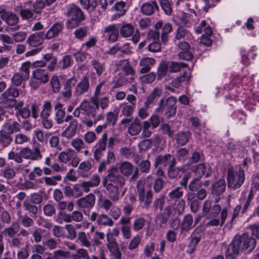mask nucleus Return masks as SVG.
<instances>
[{"instance_id":"f257e3e1","label":"nucleus","mask_w":259,"mask_h":259,"mask_svg":"<svg viewBox=\"0 0 259 259\" xmlns=\"http://www.w3.org/2000/svg\"><path fill=\"white\" fill-rule=\"evenodd\" d=\"M255 244V239L250 237L247 233H244L241 236H236L226 252V258L233 259L235 255L243 250L249 253L254 249Z\"/></svg>"},{"instance_id":"f03ea898","label":"nucleus","mask_w":259,"mask_h":259,"mask_svg":"<svg viewBox=\"0 0 259 259\" xmlns=\"http://www.w3.org/2000/svg\"><path fill=\"white\" fill-rule=\"evenodd\" d=\"M42 158V155L40 148L37 146H33L32 150L28 147H24L19 152L11 150L8 153L7 156L8 160H13L17 163H21L23 161V158L32 161H38Z\"/></svg>"},{"instance_id":"7ed1b4c3","label":"nucleus","mask_w":259,"mask_h":259,"mask_svg":"<svg viewBox=\"0 0 259 259\" xmlns=\"http://www.w3.org/2000/svg\"><path fill=\"white\" fill-rule=\"evenodd\" d=\"M245 175L244 169L239 166L238 170H235L229 168L227 171V185L229 188L233 190L240 188L244 183Z\"/></svg>"},{"instance_id":"20e7f679","label":"nucleus","mask_w":259,"mask_h":259,"mask_svg":"<svg viewBox=\"0 0 259 259\" xmlns=\"http://www.w3.org/2000/svg\"><path fill=\"white\" fill-rule=\"evenodd\" d=\"M58 159L59 162L63 164H68L74 167L78 166L80 161L76 152L71 148H67L61 152Z\"/></svg>"},{"instance_id":"39448f33","label":"nucleus","mask_w":259,"mask_h":259,"mask_svg":"<svg viewBox=\"0 0 259 259\" xmlns=\"http://www.w3.org/2000/svg\"><path fill=\"white\" fill-rule=\"evenodd\" d=\"M144 184V180H140L137 182V193L139 202L143 203L144 206L148 208L152 202L153 194L151 191L145 192Z\"/></svg>"},{"instance_id":"423d86ee","label":"nucleus","mask_w":259,"mask_h":259,"mask_svg":"<svg viewBox=\"0 0 259 259\" xmlns=\"http://www.w3.org/2000/svg\"><path fill=\"white\" fill-rule=\"evenodd\" d=\"M111 183L114 184H117L119 186L122 187L125 183V179L120 174H119L118 168L112 166L108 170V174L104 178L102 183Z\"/></svg>"},{"instance_id":"0eeeda50","label":"nucleus","mask_w":259,"mask_h":259,"mask_svg":"<svg viewBox=\"0 0 259 259\" xmlns=\"http://www.w3.org/2000/svg\"><path fill=\"white\" fill-rule=\"evenodd\" d=\"M176 100L174 97H170L166 101L161 99L159 102V108L165 111V115L168 117L174 116L176 113L175 106Z\"/></svg>"},{"instance_id":"6e6552de","label":"nucleus","mask_w":259,"mask_h":259,"mask_svg":"<svg viewBox=\"0 0 259 259\" xmlns=\"http://www.w3.org/2000/svg\"><path fill=\"white\" fill-rule=\"evenodd\" d=\"M96 103L95 98L92 97L90 101L87 99L83 100L80 104V107L88 116L95 118L98 110Z\"/></svg>"},{"instance_id":"1a4fd4ad","label":"nucleus","mask_w":259,"mask_h":259,"mask_svg":"<svg viewBox=\"0 0 259 259\" xmlns=\"http://www.w3.org/2000/svg\"><path fill=\"white\" fill-rule=\"evenodd\" d=\"M119 170L121 174L125 177L131 176V180H136L139 175V171L137 167H135L131 162L123 161L119 165Z\"/></svg>"},{"instance_id":"9d476101","label":"nucleus","mask_w":259,"mask_h":259,"mask_svg":"<svg viewBox=\"0 0 259 259\" xmlns=\"http://www.w3.org/2000/svg\"><path fill=\"white\" fill-rule=\"evenodd\" d=\"M176 160L174 157L170 154H166L163 155H159L155 159L154 164V167L161 166L165 167L167 166H175Z\"/></svg>"},{"instance_id":"9b49d317","label":"nucleus","mask_w":259,"mask_h":259,"mask_svg":"<svg viewBox=\"0 0 259 259\" xmlns=\"http://www.w3.org/2000/svg\"><path fill=\"white\" fill-rule=\"evenodd\" d=\"M108 135L107 133H104L102 137L97 142L94 152V157L96 160L99 161L103 156L104 152L106 150Z\"/></svg>"},{"instance_id":"f8f14e48","label":"nucleus","mask_w":259,"mask_h":259,"mask_svg":"<svg viewBox=\"0 0 259 259\" xmlns=\"http://www.w3.org/2000/svg\"><path fill=\"white\" fill-rule=\"evenodd\" d=\"M90 220L92 222L96 221L98 225L104 226L112 227L114 224L112 218L108 215L104 213L99 214L95 211L92 212Z\"/></svg>"},{"instance_id":"ddd939ff","label":"nucleus","mask_w":259,"mask_h":259,"mask_svg":"<svg viewBox=\"0 0 259 259\" xmlns=\"http://www.w3.org/2000/svg\"><path fill=\"white\" fill-rule=\"evenodd\" d=\"M102 207L106 211H109V215L114 220H117L121 214V211L119 208L112 204V202L108 199H105L103 201Z\"/></svg>"},{"instance_id":"4468645a","label":"nucleus","mask_w":259,"mask_h":259,"mask_svg":"<svg viewBox=\"0 0 259 259\" xmlns=\"http://www.w3.org/2000/svg\"><path fill=\"white\" fill-rule=\"evenodd\" d=\"M90 87V84L89 77L83 76L75 86L74 91V96L78 97L87 93L89 90Z\"/></svg>"},{"instance_id":"2eb2a0df","label":"nucleus","mask_w":259,"mask_h":259,"mask_svg":"<svg viewBox=\"0 0 259 259\" xmlns=\"http://www.w3.org/2000/svg\"><path fill=\"white\" fill-rule=\"evenodd\" d=\"M104 36L107 40L113 42L116 41L119 36V31L116 25L112 24L107 26L103 31Z\"/></svg>"},{"instance_id":"dca6fc26","label":"nucleus","mask_w":259,"mask_h":259,"mask_svg":"<svg viewBox=\"0 0 259 259\" xmlns=\"http://www.w3.org/2000/svg\"><path fill=\"white\" fill-rule=\"evenodd\" d=\"M107 246L115 259H121V253L118 248L115 239L111 236L110 233L106 234Z\"/></svg>"},{"instance_id":"f3484780","label":"nucleus","mask_w":259,"mask_h":259,"mask_svg":"<svg viewBox=\"0 0 259 259\" xmlns=\"http://www.w3.org/2000/svg\"><path fill=\"white\" fill-rule=\"evenodd\" d=\"M95 200V195L92 194H89L85 197L78 199L76 203L80 208L91 209L94 206Z\"/></svg>"},{"instance_id":"a211bd4d","label":"nucleus","mask_w":259,"mask_h":259,"mask_svg":"<svg viewBox=\"0 0 259 259\" xmlns=\"http://www.w3.org/2000/svg\"><path fill=\"white\" fill-rule=\"evenodd\" d=\"M66 14L69 19L75 22H79L84 19L81 9L75 6L68 7Z\"/></svg>"},{"instance_id":"6ab92c4d","label":"nucleus","mask_w":259,"mask_h":259,"mask_svg":"<svg viewBox=\"0 0 259 259\" xmlns=\"http://www.w3.org/2000/svg\"><path fill=\"white\" fill-rule=\"evenodd\" d=\"M155 28L156 29L162 28L161 40L163 42H166L167 40L168 34L172 30V25L169 22H166L163 25V22L161 21H159L155 23Z\"/></svg>"},{"instance_id":"aec40b11","label":"nucleus","mask_w":259,"mask_h":259,"mask_svg":"<svg viewBox=\"0 0 259 259\" xmlns=\"http://www.w3.org/2000/svg\"><path fill=\"white\" fill-rule=\"evenodd\" d=\"M228 216L227 208L224 207L223 208L221 213V220L217 218H210L206 224L207 227H215L218 226H223Z\"/></svg>"},{"instance_id":"412c9836","label":"nucleus","mask_w":259,"mask_h":259,"mask_svg":"<svg viewBox=\"0 0 259 259\" xmlns=\"http://www.w3.org/2000/svg\"><path fill=\"white\" fill-rule=\"evenodd\" d=\"M20 131V124L15 121L12 123L6 122L2 126L0 130V133L4 134L8 136H11L14 132H18Z\"/></svg>"},{"instance_id":"4be33fe9","label":"nucleus","mask_w":259,"mask_h":259,"mask_svg":"<svg viewBox=\"0 0 259 259\" xmlns=\"http://www.w3.org/2000/svg\"><path fill=\"white\" fill-rule=\"evenodd\" d=\"M9 26H14L12 30L17 31L20 29V26L17 24L19 21V18L18 16L11 12H9L2 19Z\"/></svg>"},{"instance_id":"5701e85b","label":"nucleus","mask_w":259,"mask_h":259,"mask_svg":"<svg viewBox=\"0 0 259 259\" xmlns=\"http://www.w3.org/2000/svg\"><path fill=\"white\" fill-rule=\"evenodd\" d=\"M103 186L105 187L108 192L109 198L113 202L118 201L119 199V192L118 187L112 183H102Z\"/></svg>"},{"instance_id":"b1692460","label":"nucleus","mask_w":259,"mask_h":259,"mask_svg":"<svg viewBox=\"0 0 259 259\" xmlns=\"http://www.w3.org/2000/svg\"><path fill=\"white\" fill-rule=\"evenodd\" d=\"M44 32L34 33L28 36L26 42L33 47L39 46L44 42Z\"/></svg>"},{"instance_id":"393cba45","label":"nucleus","mask_w":259,"mask_h":259,"mask_svg":"<svg viewBox=\"0 0 259 259\" xmlns=\"http://www.w3.org/2000/svg\"><path fill=\"white\" fill-rule=\"evenodd\" d=\"M155 60L151 57H143L139 62L140 66L141 67L140 73L144 74L148 72L151 67L154 65Z\"/></svg>"},{"instance_id":"a878e982","label":"nucleus","mask_w":259,"mask_h":259,"mask_svg":"<svg viewBox=\"0 0 259 259\" xmlns=\"http://www.w3.org/2000/svg\"><path fill=\"white\" fill-rule=\"evenodd\" d=\"M76 241L79 242L82 246L89 248L91 252L94 251L96 249L95 245L91 243L89 237L83 232H80L78 233Z\"/></svg>"},{"instance_id":"bb28decb","label":"nucleus","mask_w":259,"mask_h":259,"mask_svg":"<svg viewBox=\"0 0 259 259\" xmlns=\"http://www.w3.org/2000/svg\"><path fill=\"white\" fill-rule=\"evenodd\" d=\"M63 27V25L60 23H54L46 33L45 35V38L46 39H51L57 37L62 31Z\"/></svg>"},{"instance_id":"cd10ccee","label":"nucleus","mask_w":259,"mask_h":259,"mask_svg":"<svg viewBox=\"0 0 259 259\" xmlns=\"http://www.w3.org/2000/svg\"><path fill=\"white\" fill-rule=\"evenodd\" d=\"M158 6L155 1H152L143 4L141 7V11L145 15H152L155 10H158Z\"/></svg>"},{"instance_id":"c85d7f7f","label":"nucleus","mask_w":259,"mask_h":259,"mask_svg":"<svg viewBox=\"0 0 259 259\" xmlns=\"http://www.w3.org/2000/svg\"><path fill=\"white\" fill-rule=\"evenodd\" d=\"M92 164L89 161L81 162L78 166L77 172L78 175L83 178L87 177L91 174Z\"/></svg>"},{"instance_id":"c756f323","label":"nucleus","mask_w":259,"mask_h":259,"mask_svg":"<svg viewBox=\"0 0 259 259\" xmlns=\"http://www.w3.org/2000/svg\"><path fill=\"white\" fill-rule=\"evenodd\" d=\"M77 125V121L76 120H72L67 127L62 133V136L68 139L72 138L76 132Z\"/></svg>"},{"instance_id":"7c9ffc66","label":"nucleus","mask_w":259,"mask_h":259,"mask_svg":"<svg viewBox=\"0 0 259 259\" xmlns=\"http://www.w3.org/2000/svg\"><path fill=\"white\" fill-rule=\"evenodd\" d=\"M193 219L190 214H186L183 218L180 227V232L183 233L187 232L192 229Z\"/></svg>"},{"instance_id":"2f4dec72","label":"nucleus","mask_w":259,"mask_h":259,"mask_svg":"<svg viewBox=\"0 0 259 259\" xmlns=\"http://www.w3.org/2000/svg\"><path fill=\"white\" fill-rule=\"evenodd\" d=\"M76 80L74 77H71L68 79L64 85V91L62 92V95L64 98L69 99L72 96V88L74 85Z\"/></svg>"},{"instance_id":"473e14b6","label":"nucleus","mask_w":259,"mask_h":259,"mask_svg":"<svg viewBox=\"0 0 259 259\" xmlns=\"http://www.w3.org/2000/svg\"><path fill=\"white\" fill-rule=\"evenodd\" d=\"M55 111V119L58 124H61L64 120L65 112L63 109V105L60 102L57 103L54 106Z\"/></svg>"},{"instance_id":"72a5a7b5","label":"nucleus","mask_w":259,"mask_h":259,"mask_svg":"<svg viewBox=\"0 0 259 259\" xmlns=\"http://www.w3.org/2000/svg\"><path fill=\"white\" fill-rule=\"evenodd\" d=\"M33 76L40 83H46L49 80L48 73L44 69H36L33 72Z\"/></svg>"},{"instance_id":"f704fd0d","label":"nucleus","mask_w":259,"mask_h":259,"mask_svg":"<svg viewBox=\"0 0 259 259\" xmlns=\"http://www.w3.org/2000/svg\"><path fill=\"white\" fill-rule=\"evenodd\" d=\"M121 109V115L125 117L133 116L135 108V104H128L126 102L120 103L119 105Z\"/></svg>"},{"instance_id":"c9c22d12","label":"nucleus","mask_w":259,"mask_h":259,"mask_svg":"<svg viewBox=\"0 0 259 259\" xmlns=\"http://www.w3.org/2000/svg\"><path fill=\"white\" fill-rule=\"evenodd\" d=\"M106 80L103 79L99 81L98 84L96 86L92 98H99L100 96L105 94L108 90V87L106 84Z\"/></svg>"},{"instance_id":"e433bc0d","label":"nucleus","mask_w":259,"mask_h":259,"mask_svg":"<svg viewBox=\"0 0 259 259\" xmlns=\"http://www.w3.org/2000/svg\"><path fill=\"white\" fill-rule=\"evenodd\" d=\"M142 126L138 119L136 118L131 123L128 127L127 132L131 136H137L141 132Z\"/></svg>"},{"instance_id":"4c0bfd02","label":"nucleus","mask_w":259,"mask_h":259,"mask_svg":"<svg viewBox=\"0 0 259 259\" xmlns=\"http://www.w3.org/2000/svg\"><path fill=\"white\" fill-rule=\"evenodd\" d=\"M209 167L207 165L203 163H200L193 167L192 170L196 175L199 177L205 176V177H208L210 175L208 171H206L207 169Z\"/></svg>"},{"instance_id":"58836bf2","label":"nucleus","mask_w":259,"mask_h":259,"mask_svg":"<svg viewBox=\"0 0 259 259\" xmlns=\"http://www.w3.org/2000/svg\"><path fill=\"white\" fill-rule=\"evenodd\" d=\"M226 186V182L224 180H219L213 185L212 193L215 195H221L225 190Z\"/></svg>"},{"instance_id":"ea45409f","label":"nucleus","mask_w":259,"mask_h":259,"mask_svg":"<svg viewBox=\"0 0 259 259\" xmlns=\"http://www.w3.org/2000/svg\"><path fill=\"white\" fill-rule=\"evenodd\" d=\"M62 177L60 175H56L52 177H43L39 179L40 183L45 182L48 186H55L57 184L58 182L61 180Z\"/></svg>"},{"instance_id":"a19ab883","label":"nucleus","mask_w":259,"mask_h":259,"mask_svg":"<svg viewBox=\"0 0 259 259\" xmlns=\"http://www.w3.org/2000/svg\"><path fill=\"white\" fill-rule=\"evenodd\" d=\"M191 37V34L188 30L183 27H180L176 31L175 41L180 39H189Z\"/></svg>"},{"instance_id":"79ce46f5","label":"nucleus","mask_w":259,"mask_h":259,"mask_svg":"<svg viewBox=\"0 0 259 259\" xmlns=\"http://www.w3.org/2000/svg\"><path fill=\"white\" fill-rule=\"evenodd\" d=\"M19 231V225L17 223H13L12 225L4 230V233L6 236L10 238L15 237Z\"/></svg>"},{"instance_id":"37998d69","label":"nucleus","mask_w":259,"mask_h":259,"mask_svg":"<svg viewBox=\"0 0 259 259\" xmlns=\"http://www.w3.org/2000/svg\"><path fill=\"white\" fill-rule=\"evenodd\" d=\"M134 32V27L130 23H124L120 29L121 35L123 37L131 36Z\"/></svg>"},{"instance_id":"c03bdc74","label":"nucleus","mask_w":259,"mask_h":259,"mask_svg":"<svg viewBox=\"0 0 259 259\" xmlns=\"http://www.w3.org/2000/svg\"><path fill=\"white\" fill-rule=\"evenodd\" d=\"M71 146L75 150V152H80L82 150L85 148L86 145L82 139L76 137L73 139L70 143Z\"/></svg>"},{"instance_id":"a18cd8bd","label":"nucleus","mask_w":259,"mask_h":259,"mask_svg":"<svg viewBox=\"0 0 259 259\" xmlns=\"http://www.w3.org/2000/svg\"><path fill=\"white\" fill-rule=\"evenodd\" d=\"M19 95L18 90L14 88H9L2 94L3 99L7 100H11L17 97Z\"/></svg>"},{"instance_id":"49530a36","label":"nucleus","mask_w":259,"mask_h":259,"mask_svg":"<svg viewBox=\"0 0 259 259\" xmlns=\"http://www.w3.org/2000/svg\"><path fill=\"white\" fill-rule=\"evenodd\" d=\"M182 168L180 167L170 166L167 170L168 177L170 179H177L181 176Z\"/></svg>"},{"instance_id":"de8ad7c7","label":"nucleus","mask_w":259,"mask_h":259,"mask_svg":"<svg viewBox=\"0 0 259 259\" xmlns=\"http://www.w3.org/2000/svg\"><path fill=\"white\" fill-rule=\"evenodd\" d=\"M171 211V207L167 205L163 209V211L159 216V221L161 224H166L168 221Z\"/></svg>"},{"instance_id":"09e8293b","label":"nucleus","mask_w":259,"mask_h":259,"mask_svg":"<svg viewBox=\"0 0 259 259\" xmlns=\"http://www.w3.org/2000/svg\"><path fill=\"white\" fill-rule=\"evenodd\" d=\"M119 152L121 156L126 158H132L135 154V149L133 147L123 146L119 149Z\"/></svg>"},{"instance_id":"8fccbe9b","label":"nucleus","mask_w":259,"mask_h":259,"mask_svg":"<svg viewBox=\"0 0 259 259\" xmlns=\"http://www.w3.org/2000/svg\"><path fill=\"white\" fill-rule=\"evenodd\" d=\"M189 77V72L185 71L183 75L172 80V81L171 82V85L172 87L178 88L180 86L181 82L188 81Z\"/></svg>"},{"instance_id":"3c124183","label":"nucleus","mask_w":259,"mask_h":259,"mask_svg":"<svg viewBox=\"0 0 259 259\" xmlns=\"http://www.w3.org/2000/svg\"><path fill=\"white\" fill-rule=\"evenodd\" d=\"M52 110L51 102L48 100L45 101L40 112V117H49Z\"/></svg>"},{"instance_id":"603ef678","label":"nucleus","mask_w":259,"mask_h":259,"mask_svg":"<svg viewBox=\"0 0 259 259\" xmlns=\"http://www.w3.org/2000/svg\"><path fill=\"white\" fill-rule=\"evenodd\" d=\"M90 64L95 70L97 75L99 76L102 75L105 70V64L102 63L95 59H93Z\"/></svg>"},{"instance_id":"864d4df0","label":"nucleus","mask_w":259,"mask_h":259,"mask_svg":"<svg viewBox=\"0 0 259 259\" xmlns=\"http://www.w3.org/2000/svg\"><path fill=\"white\" fill-rule=\"evenodd\" d=\"M172 2L169 0H160V5L164 13L167 15H171L172 9Z\"/></svg>"},{"instance_id":"5fc2aeb1","label":"nucleus","mask_w":259,"mask_h":259,"mask_svg":"<svg viewBox=\"0 0 259 259\" xmlns=\"http://www.w3.org/2000/svg\"><path fill=\"white\" fill-rule=\"evenodd\" d=\"M165 201V195L160 194L159 197L156 198L153 201V206L155 210L159 209L160 211H161L163 209Z\"/></svg>"},{"instance_id":"6e6d98bb","label":"nucleus","mask_w":259,"mask_h":259,"mask_svg":"<svg viewBox=\"0 0 259 259\" xmlns=\"http://www.w3.org/2000/svg\"><path fill=\"white\" fill-rule=\"evenodd\" d=\"M103 118L104 115L103 113L99 114L97 115L96 114V117L95 118H93L94 120H91V119L85 117L82 119V122L88 127H90L92 126L94 124L96 123L97 121L103 119Z\"/></svg>"},{"instance_id":"4d7b16f0","label":"nucleus","mask_w":259,"mask_h":259,"mask_svg":"<svg viewBox=\"0 0 259 259\" xmlns=\"http://www.w3.org/2000/svg\"><path fill=\"white\" fill-rule=\"evenodd\" d=\"M134 80V78L133 77H129L126 78L124 75L120 76L115 81L114 88H117L122 87L127 83H132Z\"/></svg>"},{"instance_id":"13d9d810","label":"nucleus","mask_w":259,"mask_h":259,"mask_svg":"<svg viewBox=\"0 0 259 259\" xmlns=\"http://www.w3.org/2000/svg\"><path fill=\"white\" fill-rule=\"evenodd\" d=\"M95 100L97 103L98 109H99V107L102 109V110L107 108L109 106L110 101L109 97L108 96H105L100 99L99 98H94Z\"/></svg>"},{"instance_id":"bf43d9fd","label":"nucleus","mask_w":259,"mask_h":259,"mask_svg":"<svg viewBox=\"0 0 259 259\" xmlns=\"http://www.w3.org/2000/svg\"><path fill=\"white\" fill-rule=\"evenodd\" d=\"M25 210L33 214H36L38 212V207L29 200H25L23 203Z\"/></svg>"},{"instance_id":"052dcab7","label":"nucleus","mask_w":259,"mask_h":259,"mask_svg":"<svg viewBox=\"0 0 259 259\" xmlns=\"http://www.w3.org/2000/svg\"><path fill=\"white\" fill-rule=\"evenodd\" d=\"M183 193L184 192L182 189L180 187H178L170 191L168 194V196L170 199L177 201L183 196Z\"/></svg>"},{"instance_id":"680f3d73","label":"nucleus","mask_w":259,"mask_h":259,"mask_svg":"<svg viewBox=\"0 0 259 259\" xmlns=\"http://www.w3.org/2000/svg\"><path fill=\"white\" fill-rule=\"evenodd\" d=\"M33 10L28 9H22L20 12V15L22 19L32 20L35 19Z\"/></svg>"},{"instance_id":"e2e57ef3","label":"nucleus","mask_w":259,"mask_h":259,"mask_svg":"<svg viewBox=\"0 0 259 259\" xmlns=\"http://www.w3.org/2000/svg\"><path fill=\"white\" fill-rule=\"evenodd\" d=\"M118 119L117 113H115L114 112H108L106 116V122L107 125H114L116 124Z\"/></svg>"},{"instance_id":"0e129e2a","label":"nucleus","mask_w":259,"mask_h":259,"mask_svg":"<svg viewBox=\"0 0 259 259\" xmlns=\"http://www.w3.org/2000/svg\"><path fill=\"white\" fill-rule=\"evenodd\" d=\"M146 220L143 217H138L135 219L133 225V229L135 231L142 229L145 225Z\"/></svg>"},{"instance_id":"69168bd1","label":"nucleus","mask_w":259,"mask_h":259,"mask_svg":"<svg viewBox=\"0 0 259 259\" xmlns=\"http://www.w3.org/2000/svg\"><path fill=\"white\" fill-rule=\"evenodd\" d=\"M1 175L6 179H12L16 176L14 169L11 167H8L2 170Z\"/></svg>"},{"instance_id":"338daca9","label":"nucleus","mask_w":259,"mask_h":259,"mask_svg":"<svg viewBox=\"0 0 259 259\" xmlns=\"http://www.w3.org/2000/svg\"><path fill=\"white\" fill-rule=\"evenodd\" d=\"M160 90L159 89L155 88L151 93V94L148 97L147 100L144 103L145 105L150 107V105L153 103L157 97L160 96Z\"/></svg>"},{"instance_id":"774afa93","label":"nucleus","mask_w":259,"mask_h":259,"mask_svg":"<svg viewBox=\"0 0 259 259\" xmlns=\"http://www.w3.org/2000/svg\"><path fill=\"white\" fill-rule=\"evenodd\" d=\"M13 141L11 136L0 133V144L2 147L5 148L8 147Z\"/></svg>"}]
</instances>
